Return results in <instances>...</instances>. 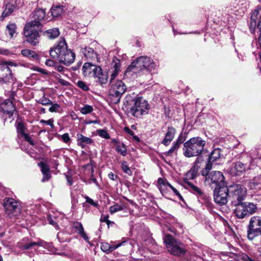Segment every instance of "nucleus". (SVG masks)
<instances>
[{
  "mask_svg": "<svg viewBox=\"0 0 261 261\" xmlns=\"http://www.w3.org/2000/svg\"><path fill=\"white\" fill-rule=\"evenodd\" d=\"M51 58L57 59L60 63L69 66L72 63L75 58L74 53L67 49V45L64 39L60 41L56 46L50 49Z\"/></svg>",
  "mask_w": 261,
  "mask_h": 261,
  "instance_id": "1",
  "label": "nucleus"
},
{
  "mask_svg": "<svg viewBox=\"0 0 261 261\" xmlns=\"http://www.w3.org/2000/svg\"><path fill=\"white\" fill-rule=\"evenodd\" d=\"M197 167H193L185 175L184 181L186 184L185 187L191 192L196 195L199 200H203L206 206L211 205V203L209 201V196L205 194L203 191L197 186L194 185L190 180L194 179L197 176L198 171Z\"/></svg>",
  "mask_w": 261,
  "mask_h": 261,
  "instance_id": "2",
  "label": "nucleus"
},
{
  "mask_svg": "<svg viewBox=\"0 0 261 261\" xmlns=\"http://www.w3.org/2000/svg\"><path fill=\"white\" fill-rule=\"evenodd\" d=\"M157 66L156 63L150 57L141 56L134 61L127 68L126 72H133L140 74L144 71L150 72Z\"/></svg>",
  "mask_w": 261,
  "mask_h": 261,
  "instance_id": "3",
  "label": "nucleus"
},
{
  "mask_svg": "<svg viewBox=\"0 0 261 261\" xmlns=\"http://www.w3.org/2000/svg\"><path fill=\"white\" fill-rule=\"evenodd\" d=\"M130 95H127L125 97L126 101L133 102L130 108L129 113L133 116L139 117L142 115L148 114L149 109L148 101L142 97H136L132 100Z\"/></svg>",
  "mask_w": 261,
  "mask_h": 261,
  "instance_id": "4",
  "label": "nucleus"
},
{
  "mask_svg": "<svg viewBox=\"0 0 261 261\" xmlns=\"http://www.w3.org/2000/svg\"><path fill=\"white\" fill-rule=\"evenodd\" d=\"M205 144V141L200 137L191 138L184 144V155L188 158L198 156L203 150Z\"/></svg>",
  "mask_w": 261,
  "mask_h": 261,
  "instance_id": "5",
  "label": "nucleus"
},
{
  "mask_svg": "<svg viewBox=\"0 0 261 261\" xmlns=\"http://www.w3.org/2000/svg\"><path fill=\"white\" fill-rule=\"evenodd\" d=\"M82 72L85 77L97 79L101 85L106 84L108 81L107 75L103 73L101 67L90 63H84Z\"/></svg>",
  "mask_w": 261,
  "mask_h": 261,
  "instance_id": "6",
  "label": "nucleus"
},
{
  "mask_svg": "<svg viewBox=\"0 0 261 261\" xmlns=\"http://www.w3.org/2000/svg\"><path fill=\"white\" fill-rule=\"evenodd\" d=\"M212 168V166L211 164H206L205 168L202 171V175L205 176L206 181L211 186L214 184L216 186V188H219L222 186V185H225L224 176L221 172L213 171L208 173Z\"/></svg>",
  "mask_w": 261,
  "mask_h": 261,
  "instance_id": "7",
  "label": "nucleus"
},
{
  "mask_svg": "<svg viewBox=\"0 0 261 261\" xmlns=\"http://www.w3.org/2000/svg\"><path fill=\"white\" fill-rule=\"evenodd\" d=\"M229 200L232 205L236 206L243 202L247 196V189L243 185L235 184L229 187Z\"/></svg>",
  "mask_w": 261,
  "mask_h": 261,
  "instance_id": "8",
  "label": "nucleus"
},
{
  "mask_svg": "<svg viewBox=\"0 0 261 261\" xmlns=\"http://www.w3.org/2000/svg\"><path fill=\"white\" fill-rule=\"evenodd\" d=\"M164 242L168 251L174 255L180 256L184 255L186 252L184 245L169 234L165 236Z\"/></svg>",
  "mask_w": 261,
  "mask_h": 261,
  "instance_id": "9",
  "label": "nucleus"
},
{
  "mask_svg": "<svg viewBox=\"0 0 261 261\" xmlns=\"http://www.w3.org/2000/svg\"><path fill=\"white\" fill-rule=\"evenodd\" d=\"M38 24V22L30 21L26 24L24 27V35L27 38V41L34 46L37 45L39 43V31L41 28L37 29L35 27Z\"/></svg>",
  "mask_w": 261,
  "mask_h": 261,
  "instance_id": "10",
  "label": "nucleus"
},
{
  "mask_svg": "<svg viewBox=\"0 0 261 261\" xmlns=\"http://www.w3.org/2000/svg\"><path fill=\"white\" fill-rule=\"evenodd\" d=\"M3 206L6 215L11 219H17L20 216L21 206L19 202L12 198H6Z\"/></svg>",
  "mask_w": 261,
  "mask_h": 261,
  "instance_id": "11",
  "label": "nucleus"
},
{
  "mask_svg": "<svg viewBox=\"0 0 261 261\" xmlns=\"http://www.w3.org/2000/svg\"><path fill=\"white\" fill-rule=\"evenodd\" d=\"M236 206L234 213L239 219H243L255 213L257 209L256 204L252 202H243Z\"/></svg>",
  "mask_w": 261,
  "mask_h": 261,
  "instance_id": "12",
  "label": "nucleus"
},
{
  "mask_svg": "<svg viewBox=\"0 0 261 261\" xmlns=\"http://www.w3.org/2000/svg\"><path fill=\"white\" fill-rule=\"evenodd\" d=\"M109 95L113 98L114 103L119 102L120 98L125 92L126 88L124 84L120 80L110 81Z\"/></svg>",
  "mask_w": 261,
  "mask_h": 261,
  "instance_id": "13",
  "label": "nucleus"
},
{
  "mask_svg": "<svg viewBox=\"0 0 261 261\" xmlns=\"http://www.w3.org/2000/svg\"><path fill=\"white\" fill-rule=\"evenodd\" d=\"M14 65L12 62H5L0 63V85L8 84L14 81L12 71L9 66Z\"/></svg>",
  "mask_w": 261,
  "mask_h": 261,
  "instance_id": "14",
  "label": "nucleus"
},
{
  "mask_svg": "<svg viewBox=\"0 0 261 261\" xmlns=\"http://www.w3.org/2000/svg\"><path fill=\"white\" fill-rule=\"evenodd\" d=\"M228 196H229V188L226 185L215 188L214 191V201L220 205H224L227 202Z\"/></svg>",
  "mask_w": 261,
  "mask_h": 261,
  "instance_id": "15",
  "label": "nucleus"
},
{
  "mask_svg": "<svg viewBox=\"0 0 261 261\" xmlns=\"http://www.w3.org/2000/svg\"><path fill=\"white\" fill-rule=\"evenodd\" d=\"M259 14H260L259 16L258 22L257 23V27L260 32V36L258 39V48H260L261 50V6L257 7L254 12L252 13L251 16V20L250 22V28L251 31H254L256 25V21L257 19V16Z\"/></svg>",
  "mask_w": 261,
  "mask_h": 261,
  "instance_id": "16",
  "label": "nucleus"
},
{
  "mask_svg": "<svg viewBox=\"0 0 261 261\" xmlns=\"http://www.w3.org/2000/svg\"><path fill=\"white\" fill-rule=\"evenodd\" d=\"M253 166H248L247 164H244L241 162L233 163L229 168V173L232 175L239 176L242 175L248 170L252 169Z\"/></svg>",
  "mask_w": 261,
  "mask_h": 261,
  "instance_id": "17",
  "label": "nucleus"
},
{
  "mask_svg": "<svg viewBox=\"0 0 261 261\" xmlns=\"http://www.w3.org/2000/svg\"><path fill=\"white\" fill-rule=\"evenodd\" d=\"M15 108L11 101L9 99H6L0 105V111L3 112L6 116L5 119L10 118L13 115Z\"/></svg>",
  "mask_w": 261,
  "mask_h": 261,
  "instance_id": "18",
  "label": "nucleus"
},
{
  "mask_svg": "<svg viewBox=\"0 0 261 261\" xmlns=\"http://www.w3.org/2000/svg\"><path fill=\"white\" fill-rule=\"evenodd\" d=\"M48 245L47 243L43 241H39L38 242H29L28 243H24L23 242H20L18 243V247L22 250H29L32 249L36 246H42L44 247H47Z\"/></svg>",
  "mask_w": 261,
  "mask_h": 261,
  "instance_id": "19",
  "label": "nucleus"
},
{
  "mask_svg": "<svg viewBox=\"0 0 261 261\" xmlns=\"http://www.w3.org/2000/svg\"><path fill=\"white\" fill-rule=\"evenodd\" d=\"M125 242L126 241H123L117 244H116V242H112L111 244L106 242L102 243L101 244V249L103 252L108 254L123 245Z\"/></svg>",
  "mask_w": 261,
  "mask_h": 261,
  "instance_id": "20",
  "label": "nucleus"
},
{
  "mask_svg": "<svg viewBox=\"0 0 261 261\" xmlns=\"http://www.w3.org/2000/svg\"><path fill=\"white\" fill-rule=\"evenodd\" d=\"M248 155L250 158V166H258L261 168V156L257 158V151L256 149L250 150L248 152Z\"/></svg>",
  "mask_w": 261,
  "mask_h": 261,
  "instance_id": "21",
  "label": "nucleus"
},
{
  "mask_svg": "<svg viewBox=\"0 0 261 261\" xmlns=\"http://www.w3.org/2000/svg\"><path fill=\"white\" fill-rule=\"evenodd\" d=\"M176 129L173 127H168L165 137L163 140L162 143L165 146H168L173 140L176 134Z\"/></svg>",
  "mask_w": 261,
  "mask_h": 261,
  "instance_id": "22",
  "label": "nucleus"
},
{
  "mask_svg": "<svg viewBox=\"0 0 261 261\" xmlns=\"http://www.w3.org/2000/svg\"><path fill=\"white\" fill-rule=\"evenodd\" d=\"M45 17V12L44 9H36L33 16L34 20L33 21L38 22L39 24L35 25L37 29L41 28V21L43 20Z\"/></svg>",
  "mask_w": 261,
  "mask_h": 261,
  "instance_id": "23",
  "label": "nucleus"
},
{
  "mask_svg": "<svg viewBox=\"0 0 261 261\" xmlns=\"http://www.w3.org/2000/svg\"><path fill=\"white\" fill-rule=\"evenodd\" d=\"M73 228L86 241H89V238L85 232L83 225L81 222H74L73 223Z\"/></svg>",
  "mask_w": 261,
  "mask_h": 261,
  "instance_id": "24",
  "label": "nucleus"
},
{
  "mask_svg": "<svg viewBox=\"0 0 261 261\" xmlns=\"http://www.w3.org/2000/svg\"><path fill=\"white\" fill-rule=\"evenodd\" d=\"M38 165L40 167L42 173L43 175L42 181L44 182L48 180L50 177L48 166L43 162H40Z\"/></svg>",
  "mask_w": 261,
  "mask_h": 261,
  "instance_id": "25",
  "label": "nucleus"
},
{
  "mask_svg": "<svg viewBox=\"0 0 261 261\" xmlns=\"http://www.w3.org/2000/svg\"><path fill=\"white\" fill-rule=\"evenodd\" d=\"M222 150L220 148L215 149L211 153L209 158L208 162L207 164H211L212 165V163L218 161L222 155Z\"/></svg>",
  "mask_w": 261,
  "mask_h": 261,
  "instance_id": "26",
  "label": "nucleus"
},
{
  "mask_svg": "<svg viewBox=\"0 0 261 261\" xmlns=\"http://www.w3.org/2000/svg\"><path fill=\"white\" fill-rule=\"evenodd\" d=\"M113 67L112 68V71L111 74L110 81H115V79L118 75V73L120 70V63L119 60L113 61L112 64Z\"/></svg>",
  "mask_w": 261,
  "mask_h": 261,
  "instance_id": "27",
  "label": "nucleus"
},
{
  "mask_svg": "<svg viewBox=\"0 0 261 261\" xmlns=\"http://www.w3.org/2000/svg\"><path fill=\"white\" fill-rule=\"evenodd\" d=\"M261 227L255 228L248 225L247 229V237L249 240H253L256 237L260 236Z\"/></svg>",
  "mask_w": 261,
  "mask_h": 261,
  "instance_id": "28",
  "label": "nucleus"
},
{
  "mask_svg": "<svg viewBox=\"0 0 261 261\" xmlns=\"http://www.w3.org/2000/svg\"><path fill=\"white\" fill-rule=\"evenodd\" d=\"M77 145L82 148L85 147V144H91L93 142L92 140L90 138L84 136L82 134H77Z\"/></svg>",
  "mask_w": 261,
  "mask_h": 261,
  "instance_id": "29",
  "label": "nucleus"
},
{
  "mask_svg": "<svg viewBox=\"0 0 261 261\" xmlns=\"http://www.w3.org/2000/svg\"><path fill=\"white\" fill-rule=\"evenodd\" d=\"M82 53L87 60H94L97 58V55L92 48L86 47L82 49Z\"/></svg>",
  "mask_w": 261,
  "mask_h": 261,
  "instance_id": "30",
  "label": "nucleus"
},
{
  "mask_svg": "<svg viewBox=\"0 0 261 261\" xmlns=\"http://www.w3.org/2000/svg\"><path fill=\"white\" fill-rule=\"evenodd\" d=\"M169 185H171V184L167 180L162 178L158 179V187L162 194L166 193L167 190V187L169 188Z\"/></svg>",
  "mask_w": 261,
  "mask_h": 261,
  "instance_id": "31",
  "label": "nucleus"
},
{
  "mask_svg": "<svg viewBox=\"0 0 261 261\" xmlns=\"http://www.w3.org/2000/svg\"><path fill=\"white\" fill-rule=\"evenodd\" d=\"M21 55L25 57H27L30 59L37 60L38 56L33 50L29 49H23L21 51Z\"/></svg>",
  "mask_w": 261,
  "mask_h": 261,
  "instance_id": "32",
  "label": "nucleus"
},
{
  "mask_svg": "<svg viewBox=\"0 0 261 261\" xmlns=\"http://www.w3.org/2000/svg\"><path fill=\"white\" fill-rule=\"evenodd\" d=\"M249 186L250 189H261V175L256 176L249 182Z\"/></svg>",
  "mask_w": 261,
  "mask_h": 261,
  "instance_id": "33",
  "label": "nucleus"
},
{
  "mask_svg": "<svg viewBox=\"0 0 261 261\" xmlns=\"http://www.w3.org/2000/svg\"><path fill=\"white\" fill-rule=\"evenodd\" d=\"M44 34L49 39H54L59 35L60 32L58 28H53L46 31Z\"/></svg>",
  "mask_w": 261,
  "mask_h": 261,
  "instance_id": "34",
  "label": "nucleus"
},
{
  "mask_svg": "<svg viewBox=\"0 0 261 261\" xmlns=\"http://www.w3.org/2000/svg\"><path fill=\"white\" fill-rule=\"evenodd\" d=\"M249 225L252 227L257 228L258 226L261 227V217L255 216L251 217Z\"/></svg>",
  "mask_w": 261,
  "mask_h": 261,
  "instance_id": "35",
  "label": "nucleus"
},
{
  "mask_svg": "<svg viewBox=\"0 0 261 261\" xmlns=\"http://www.w3.org/2000/svg\"><path fill=\"white\" fill-rule=\"evenodd\" d=\"M63 6L53 7L50 10L51 14L54 17H57L60 16L63 13Z\"/></svg>",
  "mask_w": 261,
  "mask_h": 261,
  "instance_id": "36",
  "label": "nucleus"
},
{
  "mask_svg": "<svg viewBox=\"0 0 261 261\" xmlns=\"http://www.w3.org/2000/svg\"><path fill=\"white\" fill-rule=\"evenodd\" d=\"M14 6L13 4H7L6 5L5 9L2 14V17L4 18L10 15L13 11Z\"/></svg>",
  "mask_w": 261,
  "mask_h": 261,
  "instance_id": "37",
  "label": "nucleus"
},
{
  "mask_svg": "<svg viewBox=\"0 0 261 261\" xmlns=\"http://www.w3.org/2000/svg\"><path fill=\"white\" fill-rule=\"evenodd\" d=\"M16 33V25L15 24L11 23L8 24L6 27V33L8 34L11 38L14 36Z\"/></svg>",
  "mask_w": 261,
  "mask_h": 261,
  "instance_id": "38",
  "label": "nucleus"
},
{
  "mask_svg": "<svg viewBox=\"0 0 261 261\" xmlns=\"http://www.w3.org/2000/svg\"><path fill=\"white\" fill-rule=\"evenodd\" d=\"M116 151L122 156L126 155V148L124 144L117 145L116 146Z\"/></svg>",
  "mask_w": 261,
  "mask_h": 261,
  "instance_id": "39",
  "label": "nucleus"
},
{
  "mask_svg": "<svg viewBox=\"0 0 261 261\" xmlns=\"http://www.w3.org/2000/svg\"><path fill=\"white\" fill-rule=\"evenodd\" d=\"M93 111L92 106L86 105L80 109V112L82 114L86 115L91 113Z\"/></svg>",
  "mask_w": 261,
  "mask_h": 261,
  "instance_id": "40",
  "label": "nucleus"
},
{
  "mask_svg": "<svg viewBox=\"0 0 261 261\" xmlns=\"http://www.w3.org/2000/svg\"><path fill=\"white\" fill-rule=\"evenodd\" d=\"M121 168L123 171L128 175H132V172L127 165L126 161H123L121 163Z\"/></svg>",
  "mask_w": 261,
  "mask_h": 261,
  "instance_id": "41",
  "label": "nucleus"
},
{
  "mask_svg": "<svg viewBox=\"0 0 261 261\" xmlns=\"http://www.w3.org/2000/svg\"><path fill=\"white\" fill-rule=\"evenodd\" d=\"M123 210V206L116 203L114 205L110 206V212L111 214H113L117 212L122 211Z\"/></svg>",
  "mask_w": 261,
  "mask_h": 261,
  "instance_id": "42",
  "label": "nucleus"
},
{
  "mask_svg": "<svg viewBox=\"0 0 261 261\" xmlns=\"http://www.w3.org/2000/svg\"><path fill=\"white\" fill-rule=\"evenodd\" d=\"M98 135L105 139H108L110 138V135L108 132L104 129H98L97 130Z\"/></svg>",
  "mask_w": 261,
  "mask_h": 261,
  "instance_id": "43",
  "label": "nucleus"
},
{
  "mask_svg": "<svg viewBox=\"0 0 261 261\" xmlns=\"http://www.w3.org/2000/svg\"><path fill=\"white\" fill-rule=\"evenodd\" d=\"M55 68L56 70H57L58 72L61 73L62 74L66 76L67 74L65 73L66 71H68L67 69L64 67L63 66L59 65H56Z\"/></svg>",
  "mask_w": 261,
  "mask_h": 261,
  "instance_id": "44",
  "label": "nucleus"
},
{
  "mask_svg": "<svg viewBox=\"0 0 261 261\" xmlns=\"http://www.w3.org/2000/svg\"><path fill=\"white\" fill-rule=\"evenodd\" d=\"M85 198L86 199V202L87 203H89L90 204L93 205L94 207H98V203L97 201H94L92 199L89 197L87 196H86L85 197Z\"/></svg>",
  "mask_w": 261,
  "mask_h": 261,
  "instance_id": "45",
  "label": "nucleus"
},
{
  "mask_svg": "<svg viewBox=\"0 0 261 261\" xmlns=\"http://www.w3.org/2000/svg\"><path fill=\"white\" fill-rule=\"evenodd\" d=\"M39 102L43 105H47L52 103V101L48 98L43 96L39 99Z\"/></svg>",
  "mask_w": 261,
  "mask_h": 261,
  "instance_id": "46",
  "label": "nucleus"
},
{
  "mask_svg": "<svg viewBox=\"0 0 261 261\" xmlns=\"http://www.w3.org/2000/svg\"><path fill=\"white\" fill-rule=\"evenodd\" d=\"M24 126L22 123L19 122L17 125V132L21 134L22 136L24 134H25L24 132Z\"/></svg>",
  "mask_w": 261,
  "mask_h": 261,
  "instance_id": "47",
  "label": "nucleus"
},
{
  "mask_svg": "<svg viewBox=\"0 0 261 261\" xmlns=\"http://www.w3.org/2000/svg\"><path fill=\"white\" fill-rule=\"evenodd\" d=\"M77 86L84 90H88L89 89L88 86L82 81H79L77 83Z\"/></svg>",
  "mask_w": 261,
  "mask_h": 261,
  "instance_id": "48",
  "label": "nucleus"
},
{
  "mask_svg": "<svg viewBox=\"0 0 261 261\" xmlns=\"http://www.w3.org/2000/svg\"><path fill=\"white\" fill-rule=\"evenodd\" d=\"M169 188L173 191V193L179 198L180 200L183 201L184 199L181 194L179 193V192L171 185H169Z\"/></svg>",
  "mask_w": 261,
  "mask_h": 261,
  "instance_id": "49",
  "label": "nucleus"
},
{
  "mask_svg": "<svg viewBox=\"0 0 261 261\" xmlns=\"http://www.w3.org/2000/svg\"><path fill=\"white\" fill-rule=\"evenodd\" d=\"M60 108V107L58 103H55L52 105V106L49 108V111L51 112H56L59 111Z\"/></svg>",
  "mask_w": 261,
  "mask_h": 261,
  "instance_id": "50",
  "label": "nucleus"
},
{
  "mask_svg": "<svg viewBox=\"0 0 261 261\" xmlns=\"http://www.w3.org/2000/svg\"><path fill=\"white\" fill-rule=\"evenodd\" d=\"M185 140V137L182 135V134H181L178 137L176 142H175L174 143H175L176 144L180 146V145L184 142Z\"/></svg>",
  "mask_w": 261,
  "mask_h": 261,
  "instance_id": "51",
  "label": "nucleus"
},
{
  "mask_svg": "<svg viewBox=\"0 0 261 261\" xmlns=\"http://www.w3.org/2000/svg\"><path fill=\"white\" fill-rule=\"evenodd\" d=\"M62 140L65 143H68L70 140L69 134L68 133H65L61 136Z\"/></svg>",
  "mask_w": 261,
  "mask_h": 261,
  "instance_id": "52",
  "label": "nucleus"
},
{
  "mask_svg": "<svg viewBox=\"0 0 261 261\" xmlns=\"http://www.w3.org/2000/svg\"><path fill=\"white\" fill-rule=\"evenodd\" d=\"M203 160L202 158L200 156H198L196 160V161L194 162V167H197L198 169H199L200 168V166L198 165L199 163H200L202 161H203Z\"/></svg>",
  "mask_w": 261,
  "mask_h": 261,
  "instance_id": "53",
  "label": "nucleus"
},
{
  "mask_svg": "<svg viewBox=\"0 0 261 261\" xmlns=\"http://www.w3.org/2000/svg\"><path fill=\"white\" fill-rule=\"evenodd\" d=\"M100 221L101 222H106L108 225H109L110 222V221L109 220L108 215H101Z\"/></svg>",
  "mask_w": 261,
  "mask_h": 261,
  "instance_id": "54",
  "label": "nucleus"
},
{
  "mask_svg": "<svg viewBox=\"0 0 261 261\" xmlns=\"http://www.w3.org/2000/svg\"><path fill=\"white\" fill-rule=\"evenodd\" d=\"M40 122L50 126L51 127H54L53 120L49 119L48 120H41Z\"/></svg>",
  "mask_w": 261,
  "mask_h": 261,
  "instance_id": "55",
  "label": "nucleus"
},
{
  "mask_svg": "<svg viewBox=\"0 0 261 261\" xmlns=\"http://www.w3.org/2000/svg\"><path fill=\"white\" fill-rule=\"evenodd\" d=\"M24 138L25 140L28 142L30 144L33 145L34 144L31 137L27 134H24L22 136Z\"/></svg>",
  "mask_w": 261,
  "mask_h": 261,
  "instance_id": "56",
  "label": "nucleus"
},
{
  "mask_svg": "<svg viewBox=\"0 0 261 261\" xmlns=\"http://www.w3.org/2000/svg\"><path fill=\"white\" fill-rule=\"evenodd\" d=\"M45 64L46 65L50 67H55L56 65L53 60L50 59L46 60L45 61Z\"/></svg>",
  "mask_w": 261,
  "mask_h": 261,
  "instance_id": "57",
  "label": "nucleus"
},
{
  "mask_svg": "<svg viewBox=\"0 0 261 261\" xmlns=\"http://www.w3.org/2000/svg\"><path fill=\"white\" fill-rule=\"evenodd\" d=\"M242 259L243 261H255V260L252 259L250 257H249L246 254H243L242 256Z\"/></svg>",
  "mask_w": 261,
  "mask_h": 261,
  "instance_id": "58",
  "label": "nucleus"
},
{
  "mask_svg": "<svg viewBox=\"0 0 261 261\" xmlns=\"http://www.w3.org/2000/svg\"><path fill=\"white\" fill-rule=\"evenodd\" d=\"M58 82L63 86H68L69 85V82L62 79H60V80L58 81Z\"/></svg>",
  "mask_w": 261,
  "mask_h": 261,
  "instance_id": "59",
  "label": "nucleus"
},
{
  "mask_svg": "<svg viewBox=\"0 0 261 261\" xmlns=\"http://www.w3.org/2000/svg\"><path fill=\"white\" fill-rule=\"evenodd\" d=\"M179 147V146H178L177 144L174 142L171 148L172 149V151H173V152H174L177 150Z\"/></svg>",
  "mask_w": 261,
  "mask_h": 261,
  "instance_id": "60",
  "label": "nucleus"
},
{
  "mask_svg": "<svg viewBox=\"0 0 261 261\" xmlns=\"http://www.w3.org/2000/svg\"><path fill=\"white\" fill-rule=\"evenodd\" d=\"M9 53V50L3 48H0V54L7 55Z\"/></svg>",
  "mask_w": 261,
  "mask_h": 261,
  "instance_id": "61",
  "label": "nucleus"
},
{
  "mask_svg": "<svg viewBox=\"0 0 261 261\" xmlns=\"http://www.w3.org/2000/svg\"><path fill=\"white\" fill-rule=\"evenodd\" d=\"M124 130L127 133H128L130 135H131V136L134 135V132L133 130H132L131 129H130L128 127H125Z\"/></svg>",
  "mask_w": 261,
  "mask_h": 261,
  "instance_id": "62",
  "label": "nucleus"
},
{
  "mask_svg": "<svg viewBox=\"0 0 261 261\" xmlns=\"http://www.w3.org/2000/svg\"><path fill=\"white\" fill-rule=\"evenodd\" d=\"M108 177L110 179L113 180H115V178H114L115 177L116 178L117 177V176H115L114 173L113 172H110V173H109L108 174Z\"/></svg>",
  "mask_w": 261,
  "mask_h": 261,
  "instance_id": "63",
  "label": "nucleus"
},
{
  "mask_svg": "<svg viewBox=\"0 0 261 261\" xmlns=\"http://www.w3.org/2000/svg\"><path fill=\"white\" fill-rule=\"evenodd\" d=\"M54 77L59 81L60 80V79H61V75L60 74H58L57 73H54Z\"/></svg>",
  "mask_w": 261,
  "mask_h": 261,
  "instance_id": "64",
  "label": "nucleus"
}]
</instances>
